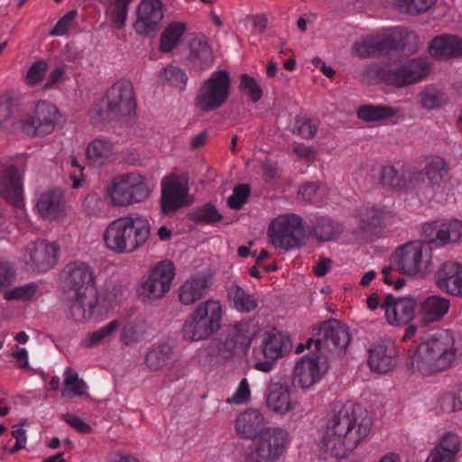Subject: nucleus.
I'll list each match as a JSON object with an SVG mask.
<instances>
[{"mask_svg": "<svg viewBox=\"0 0 462 462\" xmlns=\"http://www.w3.org/2000/svg\"><path fill=\"white\" fill-rule=\"evenodd\" d=\"M302 229V218L299 215L285 213L271 221L267 235L273 246L288 251L299 245L298 236Z\"/></svg>", "mask_w": 462, "mask_h": 462, "instance_id": "obj_14", "label": "nucleus"}, {"mask_svg": "<svg viewBox=\"0 0 462 462\" xmlns=\"http://www.w3.org/2000/svg\"><path fill=\"white\" fill-rule=\"evenodd\" d=\"M455 401L454 395L444 393L439 398L438 406L444 412L458 411V409L455 408Z\"/></svg>", "mask_w": 462, "mask_h": 462, "instance_id": "obj_63", "label": "nucleus"}, {"mask_svg": "<svg viewBox=\"0 0 462 462\" xmlns=\"http://www.w3.org/2000/svg\"><path fill=\"white\" fill-rule=\"evenodd\" d=\"M392 216V211L385 206H376L366 209L363 219L368 226H382Z\"/></svg>", "mask_w": 462, "mask_h": 462, "instance_id": "obj_49", "label": "nucleus"}, {"mask_svg": "<svg viewBox=\"0 0 462 462\" xmlns=\"http://www.w3.org/2000/svg\"><path fill=\"white\" fill-rule=\"evenodd\" d=\"M12 357L20 368H27L29 366V354L26 348L14 346L12 350Z\"/></svg>", "mask_w": 462, "mask_h": 462, "instance_id": "obj_62", "label": "nucleus"}, {"mask_svg": "<svg viewBox=\"0 0 462 462\" xmlns=\"http://www.w3.org/2000/svg\"><path fill=\"white\" fill-rule=\"evenodd\" d=\"M106 462H140L133 454L122 450H114L108 453Z\"/></svg>", "mask_w": 462, "mask_h": 462, "instance_id": "obj_61", "label": "nucleus"}, {"mask_svg": "<svg viewBox=\"0 0 462 462\" xmlns=\"http://www.w3.org/2000/svg\"><path fill=\"white\" fill-rule=\"evenodd\" d=\"M148 217L137 212L111 221L103 233L104 246L116 254H130L142 248L151 236Z\"/></svg>", "mask_w": 462, "mask_h": 462, "instance_id": "obj_3", "label": "nucleus"}, {"mask_svg": "<svg viewBox=\"0 0 462 462\" xmlns=\"http://www.w3.org/2000/svg\"><path fill=\"white\" fill-rule=\"evenodd\" d=\"M14 106L7 94L0 96V125L6 123L14 113Z\"/></svg>", "mask_w": 462, "mask_h": 462, "instance_id": "obj_58", "label": "nucleus"}, {"mask_svg": "<svg viewBox=\"0 0 462 462\" xmlns=\"http://www.w3.org/2000/svg\"><path fill=\"white\" fill-rule=\"evenodd\" d=\"M321 333L324 342L321 339L312 340L307 342V348L320 350L322 344L333 346L338 349H345L349 343V334L347 328L337 320H329L326 322L322 328ZM305 349V346L300 344L297 348V353H301Z\"/></svg>", "mask_w": 462, "mask_h": 462, "instance_id": "obj_23", "label": "nucleus"}, {"mask_svg": "<svg viewBox=\"0 0 462 462\" xmlns=\"http://www.w3.org/2000/svg\"><path fill=\"white\" fill-rule=\"evenodd\" d=\"M153 184L138 171L114 176L105 188V197L114 208H125L146 201L152 195Z\"/></svg>", "mask_w": 462, "mask_h": 462, "instance_id": "obj_4", "label": "nucleus"}, {"mask_svg": "<svg viewBox=\"0 0 462 462\" xmlns=\"http://www.w3.org/2000/svg\"><path fill=\"white\" fill-rule=\"evenodd\" d=\"M117 154L116 143L107 138H95L86 147V161L96 169H102L113 162Z\"/></svg>", "mask_w": 462, "mask_h": 462, "instance_id": "obj_29", "label": "nucleus"}, {"mask_svg": "<svg viewBox=\"0 0 462 462\" xmlns=\"http://www.w3.org/2000/svg\"><path fill=\"white\" fill-rule=\"evenodd\" d=\"M267 408L278 415H285L294 411L299 402L293 390L287 383L271 382L265 397Z\"/></svg>", "mask_w": 462, "mask_h": 462, "instance_id": "obj_22", "label": "nucleus"}, {"mask_svg": "<svg viewBox=\"0 0 462 462\" xmlns=\"http://www.w3.org/2000/svg\"><path fill=\"white\" fill-rule=\"evenodd\" d=\"M176 270L173 263L163 260L154 263L144 275L139 294L149 301L162 299L171 289Z\"/></svg>", "mask_w": 462, "mask_h": 462, "instance_id": "obj_12", "label": "nucleus"}, {"mask_svg": "<svg viewBox=\"0 0 462 462\" xmlns=\"http://www.w3.org/2000/svg\"><path fill=\"white\" fill-rule=\"evenodd\" d=\"M158 81L162 85H168L179 90H183L187 85L188 76L181 68L168 65L159 71Z\"/></svg>", "mask_w": 462, "mask_h": 462, "instance_id": "obj_40", "label": "nucleus"}, {"mask_svg": "<svg viewBox=\"0 0 462 462\" xmlns=\"http://www.w3.org/2000/svg\"><path fill=\"white\" fill-rule=\"evenodd\" d=\"M260 326L254 319L242 320L228 328V336L225 341H212L198 349L196 357L201 365L210 362L212 357L222 355L223 351L234 354L246 351L260 333Z\"/></svg>", "mask_w": 462, "mask_h": 462, "instance_id": "obj_8", "label": "nucleus"}, {"mask_svg": "<svg viewBox=\"0 0 462 462\" xmlns=\"http://www.w3.org/2000/svg\"><path fill=\"white\" fill-rule=\"evenodd\" d=\"M428 51L437 59L457 58L462 56V38L451 34L435 37L430 42Z\"/></svg>", "mask_w": 462, "mask_h": 462, "instance_id": "obj_31", "label": "nucleus"}, {"mask_svg": "<svg viewBox=\"0 0 462 462\" xmlns=\"http://www.w3.org/2000/svg\"><path fill=\"white\" fill-rule=\"evenodd\" d=\"M119 322L113 320L99 329L88 333L81 341V345L92 347L99 345L104 340L111 337L119 328Z\"/></svg>", "mask_w": 462, "mask_h": 462, "instance_id": "obj_44", "label": "nucleus"}, {"mask_svg": "<svg viewBox=\"0 0 462 462\" xmlns=\"http://www.w3.org/2000/svg\"><path fill=\"white\" fill-rule=\"evenodd\" d=\"M339 232L337 223L329 218L320 217L313 227L314 236L320 241H328L333 239Z\"/></svg>", "mask_w": 462, "mask_h": 462, "instance_id": "obj_47", "label": "nucleus"}, {"mask_svg": "<svg viewBox=\"0 0 462 462\" xmlns=\"http://www.w3.org/2000/svg\"><path fill=\"white\" fill-rule=\"evenodd\" d=\"M251 397V390L246 378H243L235 393L227 399V402L231 404L245 403Z\"/></svg>", "mask_w": 462, "mask_h": 462, "instance_id": "obj_55", "label": "nucleus"}, {"mask_svg": "<svg viewBox=\"0 0 462 462\" xmlns=\"http://www.w3.org/2000/svg\"><path fill=\"white\" fill-rule=\"evenodd\" d=\"M63 282L73 291L69 310L75 320H101L113 308L106 297H100L91 268L80 262L69 263L62 273Z\"/></svg>", "mask_w": 462, "mask_h": 462, "instance_id": "obj_1", "label": "nucleus"}, {"mask_svg": "<svg viewBox=\"0 0 462 462\" xmlns=\"http://www.w3.org/2000/svg\"><path fill=\"white\" fill-rule=\"evenodd\" d=\"M427 183L414 188V196L420 204H444L454 195V183L446 161L439 156L426 159L423 169Z\"/></svg>", "mask_w": 462, "mask_h": 462, "instance_id": "obj_5", "label": "nucleus"}, {"mask_svg": "<svg viewBox=\"0 0 462 462\" xmlns=\"http://www.w3.org/2000/svg\"><path fill=\"white\" fill-rule=\"evenodd\" d=\"M457 358L455 337L449 330H438L410 350L408 367L430 375L449 368Z\"/></svg>", "mask_w": 462, "mask_h": 462, "instance_id": "obj_2", "label": "nucleus"}, {"mask_svg": "<svg viewBox=\"0 0 462 462\" xmlns=\"http://www.w3.org/2000/svg\"><path fill=\"white\" fill-rule=\"evenodd\" d=\"M189 59L199 69H206L213 62L212 51L207 41L199 38L193 39L190 43Z\"/></svg>", "mask_w": 462, "mask_h": 462, "instance_id": "obj_37", "label": "nucleus"}, {"mask_svg": "<svg viewBox=\"0 0 462 462\" xmlns=\"http://www.w3.org/2000/svg\"><path fill=\"white\" fill-rule=\"evenodd\" d=\"M291 346L288 337L276 328L265 331L263 336L262 351L267 358H281L290 351Z\"/></svg>", "mask_w": 462, "mask_h": 462, "instance_id": "obj_34", "label": "nucleus"}, {"mask_svg": "<svg viewBox=\"0 0 462 462\" xmlns=\"http://www.w3.org/2000/svg\"><path fill=\"white\" fill-rule=\"evenodd\" d=\"M174 346L169 341L151 346L145 356V365L150 370L158 371L164 367L173 354Z\"/></svg>", "mask_w": 462, "mask_h": 462, "instance_id": "obj_35", "label": "nucleus"}, {"mask_svg": "<svg viewBox=\"0 0 462 462\" xmlns=\"http://www.w3.org/2000/svg\"><path fill=\"white\" fill-rule=\"evenodd\" d=\"M184 32L185 26L180 23H173L166 27L161 35V51L163 52L172 51L179 43Z\"/></svg>", "mask_w": 462, "mask_h": 462, "instance_id": "obj_43", "label": "nucleus"}, {"mask_svg": "<svg viewBox=\"0 0 462 462\" xmlns=\"http://www.w3.org/2000/svg\"><path fill=\"white\" fill-rule=\"evenodd\" d=\"M450 309V300L441 295H430L417 300V319L422 325L440 321Z\"/></svg>", "mask_w": 462, "mask_h": 462, "instance_id": "obj_27", "label": "nucleus"}, {"mask_svg": "<svg viewBox=\"0 0 462 462\" xmlns=\"http://www.w3.org/2000/svg\"><path fill=\"white\" fill-rule=\"evenodd\" d=\"M224 316L219 300L209 298L199 303L183 323L181 333L189 342L202 341L217 333Z\"/></svg>", "mask_w": 462, "mask_h": 462, "instance_id": "obj_6", "label": "nucleus"}, {"mask_svg": "<svg viewBox=\"0 0 462 462\" xmlns=\"http://www.w3.org/2000/svg\"><path fill=\"white\" fill-rule=\"evenodd\" d=\"M36 285L33 283L15 287L7 291L5 294L6 300H23L31 299L36 292Z\"/></svg>", "mask_w": 462, "mask_h": 462, "instance_id": "obj_53", "label": "nucleus"}, {"mask_svg": "<svg viewBox=\"0 0 462 462\" xmlns=\"http://www.w3.org/2000/svg\"><path fill=\"white\" fill-rule=\"evenodd\" d=\"M76 15H77V12L74 10L67 13L63 17H61L58 21V23L52 29L51 34L55 35V36L64 35L68 32V30L70 26V23L75 19Z\"/></svg>", "mask_w": 462, "mask_h": 462, "instance_id": "obj_59", "label": "nucleus"}, {"mask_svg": "<svg viewBox=\"0 0 462 462\" xmlns=\"http://www.w3.org/2000/svg\"><path fill=\"white\" fill-rule=\"evenodd\" d=\"M401 110L395 106L365 105L357 109V116L365 122H376L396 116Z\"/></svg>", "mask_w": 462, "mask_h": 462, "instance_id": "obj_38", "label": "nucleus"}, {"mask_svg": "<svg viewBox=\"0 0 462 462\" xmlns=\"http://www.w3.org/2000/svg\"><path fill=\"white\" fill-rule=\"evenodd\" d=\"M419 103L423 108L434 109L446 102L445 95L434 86H427L418 96Z\"/></svg>", "mask_w": 462, "mask_h": 462, "instance_id": "obj_45", "label": "nucleus"}, {"mask_svg": "<svg viewBox=\"0 0 462 462\" xmlns=\"http://www.w3.org/2000/svg\"><path fill=\"white\" fill-rule=\"evenodd\" d=\"M405 170L392 164L383 165L379 172V181L386 188L401 189L405 187Z\"/></svg>", "mask_w": 462, "mask_h": 462, "instance_id": "obj_39", "label": "nucleus"}, {"mask_svg": "<svg viewBox=\"0 0 462 462\" xmlns=\"http://www.w3.org/2000/svg\"><path fill=\"white\" fill-rule=\"evenodd\" d=\"M437 0H393V5L400 12L419 14L427 12Z\"/></svg>", "mask_w": 462, "mask_h": 462, "instance_id": "obj_46", "label": "nucleus"}, {"mask_svg": "<svg viewBox=\"0 0 462 462\" xmlns=\"http://www.w3.org/2000/svg\"><path fill=\"white\" fill-rule=\"evenodd\" d=\"M135 109L134 88L131 82H116L106 92L104 98L91 109L90 116L94 124L107 120L130 116Z\"/></svg>", "mask_w": 462, "mask_h": 462, "instance_id": "obj_9", "label": "nucleus"}, {"mask_svg": "<svg viewBox=\"0 0 462 462\" xmlns=\"http://www.w3.org/2000/svg\"><path fill=\"white\" fill-rule=\"evenodd\" d=\"M230 94V78L226 71L218 70L202 84L195 104L202 111L208 112L220 107Z\"/></svg>", "mask_w": 462, "mask_h": 462, "instance_id": "obj_15", "label": "nucleus"}, {"mask_svg": "<svg viewBox=\"0 0 462 462\" xmlns=\"http://www.w3.org/2000/svg\"><path fill=\"white\" fill-rule=\"evenodd\" d=\"M142 333L143 329L141 326L134 323H128L122 329L120 340L125 345H129L137 341Z\"/></svg>", "mask_w": 462, "mask_h": 462, "instance_id": "obj_57", "label": "nucleus"}, {"mask_svg": "<svg viewBox=\"0 0 462 462\" xmlns=\"http://www.w3.org/2000/svg\"><path fill=\"white\" fill-rule=\"evenodd\" d=\"M434 448L457 461L461 449V438L454 431H446L439 437Z\"/></svg>", "mask_w": 462, "mask_h": 462, "instance_id": "obj_42", "label": "nucleus"}, {"mask_svg": "<svg viewBox=\"0 0 462 462\" xmlns=\"http://www.w3.org/2000/svg\"><path fill=\"white\" fill-rule=\"evenodd\" d=\"M249 194L250 189L247 185L236 186L228 199V206L234 209L240 208L245 203Z\"/></svg>", "mask_w": 462, "mask_h": 462, "instance_id": "obj_54", "label": "nucleus"}, {"mask_svg": "<svg viewBox=\"0 0 462 462\" xmlns=\"http://www.w3.org/2000/svg\"><path fill=\"white\" fill-rule=\"evenodd\" d=\"M430 70V66L428 60L420 58L389 68L385 70L383 77L388 83L402 87L423 79Z\"/></svg>", "mask_w": 462, "mask_h": 462, "instance_id": "obj_21", "label": "nucleus"}, {"mask_svg": "<svg viewBox=\"0 0 462 462\" xmlns=\"http://www.w3.org/2000/svg\"><path fill=\"white\" fill-rule=\"evenodd\" d=\"M265 415L255 409H250L242 412L236 420L235 430L242 439H254L267 428Z\"/></svg>", "mask_w": 462, "mask_h": 462, "instance_id": "obj_30", "label": "nucleus"}, {"mask_svg": "<svg viewBox=\"0 0 462 462\" xmlns=\"http://www.w3.org/2000/svg\"><path fill=\"white\" fill-rule=\"evenodd\" d=\"M193 218L199 222L213 224L218 222L222 218V215L214 206L205 205L193 212Z\"/></svg>", "mask_w": 462, "mask_h": 462, "instance_id": "obj_52", "label": "nucleus"}, {"mask_svg": "<svg viewBox=\"0 0 462 462\" xmlns=\"http://www.w3.org/2000/svg\"><path fill=\"white\" fill-rule=\"evenodd\" d=\"M393 267H384L382 270L383 273V280L387 284H393L395 290H402L405 285V280L403 278H397L396 280L392 279V273L393 271Z\"/></svg>", "mask_w": 462, "mask_h": 462, "instance_id": "obj_64", "label": "nucleus"}, {"mask_svg": "<svg viewBox=\"0 0 462 462\" xmlns=\"http://www.w3.org/2000/svg\"><path fill=\"white\" fill-rule=\"evenodd\" d=\"M88 386L79 374L72 368H67L64 373V388L61 395L67 398L86 395Z\"/></svg>", "mask_w": 462, "mask_h": 462, "instance_id": "obj_41", "label": "nucleus"}, {"mask_svg": "<svg viewBox=\"0 0 462 462\" xmlns=\"http://www.w3.org/2000/svg\"><path fill=\"white\" fill-rule=\"evenodd\" d=\"M324 372L316 353L303 356L296 364L293 372V383L301 390H310L317 384Z\"/></svg>", "mask_w": 462, "mask_h": 462, "instance_id": "obj_25", "label": "nucleus"}, {"mask_svg": "<svg viewBox=\"0 0 462 462\" xmlns=\"http://www.w3.org/2000/svg\"><path fill=\"white\" fill-rule=\"evenodd\" d=\"M162 209L164 213L176 211L192 204L188 178L184 175L171 174L162 178Z\"/></svg>", "mask_w": 462, "mask_h": 462, "instance_id": "obj_17", "label": "nucleus"}, {"mask_svg": "<svg viewBox=\"0 0 462 462\" xmlns=\"http://www.w3.org/2000/svg\"><path fill=\"white\" fill-rule=\"evenodd\" d=\"M436 285L444 292L462 297V264L455 261L444 262L435 274Z\"/></svg>", "mask_w": 462, "mask_h": 462, "instance_id": "obj_28", "label": "nucleus"}, {"mask_svg": "<svg viewBox=\"0 0 462 462\" xmlns=\"http://www.w3.org/2000/svg\"><path fill=\"white\" fill-rule=\"evenodd\" d=\"M58 253L59 247L55 243L39 241L26 246L22 260L29 269L45 273L57 263Z\"/></svg>", "mask_w": 462, "mask_h": 462, "instance_id": "obj_20", "label": "nucleus"}, {"mask_svg": "<svg viewBox=\"0 0 462 462\" xmlns=\"http://www.w3.org/2000/svg\"><path fill=\"white\" fill-rule=\"evenodd\" d=\"M132 0H114V7L108 12V17L113 27L122 28L128 14V5Z\"/></svg>", "mask_w": 462, "mask_h": 462, "instance_id": "obj_48", "label": "nucleus"}, {"mask_svg": "<svg viewBox=\"0 0 462 462\" xmlns=\"http://www.w3.org/2000/svg\"><path fill=\"white\" fill-rule=\"evenodd\" d=\"M417 300L412 296L396 297L388 294L383 300L382 310L387 324L403 327L417 319Z\"/></svg>", "mask_w": 462, "mask_h": 462, "instance_id": "obj_18", "label": "nucleus"}, {"mask_svg": "<svg viewBox=\"0 0 462 462\" xmlns=\"http://www.w3.org/2000/svg\"><path fill=\"white\" fill-rule=\"evenodd\" d=\"M417 42V35L413 32L394 27L362 37L353 44L351 51L356 56L370 57L387 48H403Z\"/></svg>", "mask_w": 462, "mask_h": 462, "instance_id": "obj_11", "label": "nucleus"}, {"mask_svg": "<svg viewBox=\"0 0 462 462\" xmlns=\"http://www.w3.org/2000/svg\"><path fill=\"white\" fill-rule=\"evenodd\" d=\"M291 443L289 431L282 427L268 426L245 448L244 462H277Z\"/></svg>", "mask_w": 462, "mask_h": 462, "instance_id": "obj_10", "label": "nucleus"}, {"mask_svg": "<svg viewBox=\"0 0 462 462\" xmlns=\"http://www.w3.org/2000/svg\"><path fill=\"white\" fill-rule=\"evenodd\" d=\"M65 121L59 108L45 100L35 104L32 116L21 122L22 131L31 137H45Z\"/></svg>", "mask_w": 462, "mask_h": 462, "instance_id": "obj_13", "label": "nucleus"}, {"mask_svg": "<svg viewBox=\"0 0 462 462\" xmlns=\"http://www.w3.org/2000/svg\"><path fill=\"white\" fill-rule=\"evenodd\" d=\"M391 263L403 275L424 278L433 271V251L420 240L409 241L394 250Z\"/></svg>", "mask_w": 462, "mask_h": 462, "instance_id": "obj_7", "label": "nucleus"}, {"mask_svg": "<svg viewBox=\"0 0 462 462\" xmlns=\"http://www.w3.org/2000/svg\"><path fill=\"white\" fill-rule=\"evenodd\" d=\"M36 208L45 219H57L64 211V196L60 189H50L41 193Z\"/></svg>", "mask_w": 462, "mask_h": 462, "instance_id": "obj_32", "label": "nucleus"}, {"mask_svg": "<svg viewBox=\"0 0 462 462\" xmlns=\"http://www.w3.org/2000/svg\"><path fill=\"white\" fill-rule=\"evenodd\" d=\"M318 129L316 121L310 119L307 116L297 117L293 131L303 138H311L315 135Z\"/></svg>", "mask_w": 462, "mask_h": 462, "instance_id": "obj_51", "label": "nucleus"}, {"mask_svg": "<svg viewBox=\"0 0 462 462\" xmlns=\"http://www.w3.org/2000/svg\"><path fill=\"white\" fill-rule=\"evenodd\" d=\"M367 363L373 372L386 374L397 364L396 352L384 344L374 345L369 349Z\"/></svg>", "mask_w": 462, "mask_h": 462, "instance_id": "obj_33", "label": "nucleus"}, {"mask_svg": "<svg viewBox=\"0 0 462 462\" xmlns=\"http://www.w3.org/2000/svg\"><path fill=\"white\" fill-rule=\"evenodd\" d=\"M62 419L72 428L81 433H89L91 430V428L88 423H86L80 417L73 413L68 412L63 414Z\"/></svg>", "mask_w": 462, "mask_h": 462, "instance_id": "obj_60", "label": "nucleus"}, {"mask_svg": "<svg viewBox=\"0 0 462 462\" xmlns=\"http://www.w3.org/2000/svg\"><path fill=\"white\" fill-rule=\"evenodd\" d=\"M421 236L429 245L438 247L462 243V220L455 217L440 218L421 226Z\"/></svg>", "mask_w": 462, "mask_h": 462, "instance_id": "obj_16", "label": "nucleus"}, {"mask_svg": "<svg viewBox=\"0 0 462 462\" xmlns=\"http://www.w3.org/2000/svg\"><path fill=\"white\" fill-rule=\"evenodd\" d=\"M208 272L197 273L187 278L178 289V299L182 305L190 306L204 298L211 285Z\"/></svg>", "mask_w": 462, "mask_h": 462, "instance_id": "obj_26", "label": "nucleus"}, {"mask_svg": "<svg viewBox=\"0 0 462 462\" xmlns=\"http://www.w3.org/2000/svg\"><path fill=\"white\" fill-rule=\"evenodd\" d=\"M227 297L232 308L241 313L252 312L258 305L254 296L237 284H233L228 288Z\"/></svg>", "mask_w": 462, "mask_h": 462, "instance_id": "obj_36", "label": "nucleus"}, {"mask_svg": "<svg viewBox=\"0 0 462 462\" xmlns=\"http://www.w3.org/2000/svg\"><path fill=\"white\" fill-rule=\"evenodd\" d=\"M240 88L250 97L251 101L257 102L262 98L263 90L257 81L248 74H242Z\"/></svg>", "mask_w": 462, "mask_h": 462, "instance_id": "obj_50", "label": "nucleus"}, {"mask_svg": "<svg viewBox=\"0 0 462 462\" xmlns=\"http://www.w3.org/2000/svg\"><path fill=\"white\" fill-rule=\"evenodd\" d=\"M48 65L43 60H39L33 63L28 69L26 80L30 85L38 84L45 76Z\"/></svg>", "mask_w": 462, "mask_h": 462, "instance_id": "obj_56", "label": "nucleus"}, {"mask_svg": "<svg viewBox=\"0 0 462 462\" xmlns=\"http://www.w3.org/2000/svg\"><path fill=\"white\" fill-rule=\"evenodd\" d=\"M161 0H142L137 8L134 27L138 34L149 35L159 27L163 18Z\"/></svg>", "mask_w": 462, "mask_h": 462, "instance_id": "obj_24", "label": "nucleus"}, {"mask_svg": "<svg viewBox=\"0 0 462 462\" xmlns=\"http://www.w3.org/2000/svg\"><path fill=\"white\" fill-rule=\"evenodd\" d=\"M0 195L15 208L23 223H27L24 209L22 174L14 166H6L0 170Z\"/></svg>", "mask_w": 462, "mask_h": 462, "instance_id": "obj_19", "label": "nucleus"}]
</instances>
